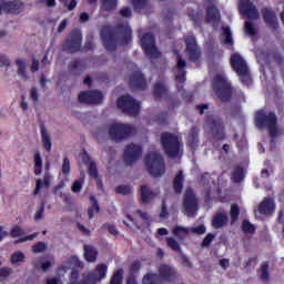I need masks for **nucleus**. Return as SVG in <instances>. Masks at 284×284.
I'll return each mask as SVG.
<instances>
[{
	"label": "nucleus",
	"mask_w": 284,
	"mask_h": 284,
	"mask_svg": "<svg viewBox=\"0 0 284 284\" xmlns=\"http://www.w3.org/2000/svg\"><path fill=\"white\" fill-rule=\"evenodd\" d=\"M108 274V265L99 264L94 271L83 275V278L79 281V273L73 271L71 273L70 284H97L101 283Z\"/></svg>",
	"instance_id": "nucleus-1"
},
{
	"label": "nucleus",
	"mask_w": 284,
	"mask_h": 284,
	"mask_svg": "<svg viewBox=\"0 0 284 284\" xmlns=\"http://www.w3.org/2000/svg\"><path fill=\"white\" fill-rule=\"evenodd\" d=\"M255 125L257 128H267L271 136H277L282 132V129H278V126H276V114L274 113L267 114L263 110L256 113Z\"/></svg>",
	"instance_id": "nucleus-2"
},
{
	"label": "nucleus",
	"mask_w": 284,
	"mask_h": 284,
	"mask_svg": "<svg viewBox=\"0 0 284 284\" xmlns=\"http://www.w3.org/2000/svg\"><path fill=\"white\" fill-rule=\"evenodd\" d=\"M231 65L234 72H236V74L240 77L244 85H250L252 83V78L250 77V69L247 68V63H245V60L239 53H235L231 57Z\"/></svg>",
	"instance_id": "nucleus-3"
},
{
	"label": "nucleus",
	"mask_w": 284,
	"mask_h": 284,
	"mask_svg": "<svg viewBox=\"0 0 284 284\" xmlns=\"http://www.w3.org/2000/svg\"><path fill=\"white\" fill-rule=\"evenodd\" d=\"M146 168L152 176H161L165 174V163L163 156L158 153H151L145 159Z\"/></svg>",
	"instance_id": "nucleus-4"
},
{
	"label": "nucleus",
	"mask_w": 284,
	"mask_h": 284,
	"mask_svg": "<svg viewBox=\"0 0 284 284\" xmlns=\"http://www.w3.org/2000/svg\"><path fill=\"white\" fill-rule=\"evenodd\" d=\"M213 90L221 101H227L232 97V87L225 75H216L214 78Z\"/></svg>",
	"instance_id": "nucleus-5"
},
{
	"label": "nucleus",
	"mask_w": 284,
	"mask_h": 284,
	"mask_svg": "<svg viewBox=\"0 0 284 284\" xmlns=\"http://www.w3.org/2000/svg\"><path fill=\"white\" fill-rule=\"evenodd\" d=\"M134 134V128L130 124L112 123L109 125V136L114 141H123Z\"/></svg>",
	"instance_id": "nucleus-6"
},
{
	"label": "nucleus",
	"mask_w": 284,
	"mask_h": 284,
	"mask_svg": "<svg viewBox=\"0 0 284 284\" xmlns=\"http://www.w3.org/2000/svg\"><path fill=\"white\" fill-rule=\"evenodd\" d=\"M162 146L164 148L165 154L169 156H179L181 146L179 143V136L172 133H163L161 138Z\"/></svg>",
	"instance_id": "nucleus-7"
},
{
	"label": "nucleus",
	"mask_w": 284,
	"mask_h": 284,
	"mask_svg": "<svg viewBox=\"0 0 284 284\" xmlns=\"http://www.w3.org/2000/svg\"><path fill=\"white\" fill-rule=\"evenodd\" d=\"M118 108L122 110V112H126V114H131V116H135L139 114L141 110V105L136 100L132 99L130 95H123L118 99Z\"/></svg>",
	"instance_id": "nucleus-8"
},
{
	"label": "nucleus",
	"mask_w": 284,
	"mask_h": 284,
	"mask_svg": "<svg viewBox=\"0 0 284 284\" xmlns=\"http://www.w3.org/2000/svg\"><path fill=\"white\" fill-rule=\"evenodd\" d=\"M184 214L193 219L196 216V212L199 211V203L196 202V196L192 190H186L184 194L183 201Z\"/></svg>",
	"instance_id": "nucleus-9"
},
{
	"label": "nucleus",
	"mask_w": 284,
	"mask_h": 284,
	"mask_svg": "<svg viewBox=\"0 0 284 284\" xmlns=\"http://www.w3.org/2000/svg\"><path fill=\"white\" fill-rule=\"evenodd\" d=\"M141 45L146 57H151V59H159L161 57V52H159L154 44V36L152 33H145L142 36Z\"/></svg>",
	"instance_id": "nucleus-10"
},
{
	"label": "nucleus",
	"mask_w": 284,
	"mask_h": 284,
	"mask_svg": "<svg viewBox=\"0 0 284 284\" xmlns=\"http://www.w3.org/2000/svg\"><path fill=\"white\" fill-rule=\"evenodd\" d=\"M65 52H79L81 50V31H73L63 44Z\"/></svg>",
	"instance_id": "nucleus-11"
},
{
	"label": "nucleus",
	"mask_w": 284,
	"mask_h": 284,
	"mask_svg": "<svg viewBox=\"0 0 284 284\" xmlns=\"http://www.w3.org/2000/svg\"><path fill=\"white\" fill-rule=\"evenodd\" d=\"M142 149L139 144H129L124 151V160L126 165H132V163H136L139 159H141Z\"/></svg>",
	"instance_id": "nucleus-12"
},
{
	"label": "nucleus",
	"mask_w": 284,
	"mask_h": 284,
	"mask_svg": "<svg viewBox=\"0 0 284 284\" xmlns=\"http://www.w3.org/2000/svg\"><path fill=\"white\" fill-rule=\"evenodd\" d=\"M239 8L241 14H244L247 19H258V10L250 0H240Z\"/></svg>",
	"instance_id": "nucleus-13"
},
{
	"label": "nucleus",
	"mask_w": 284,
	"mask_h": 284,
	"mask_svg": "<svg viewBox=\"0 0 284 284\" xmlns=\"http://www.w3.org/2000/svg\"><path fill=\"white\" fill-rule=\"evenodd\" d=\"M78 99L80 103H101L103 101V93L100 91L80 92Z\"/></svg>",
	"instance_id": "nucleus-14"
},
{
	"label": "nucleus",
	"mask_w": 284,
	"mask_h": 284,
	"mask_svg": "<svg viewBox=\"0 0 284 284\" xmlns=\"http://www.w3.org/2000/svg\"><path fill=\"white\" fill-rule=\"evenodd\" d=\"M186 52L191 61H196L201 57V50L196 45V39L193 36L186 38Z\"/></svg>",
	"instance_id": "nucleus-15"
},
{
	"label": "nucleus",
	"mask_w": 284,
	"mask_h": 284,
	"mask_svg": "<svg viewBox=\"0 0 284 284\" xmlns=\"http://www.w3.org/2000/svg\"><path fill=\"white\" fill-rule=\"evenodd\" d=\"M176 54V68L174 70L175 80L176 83L183 84L185 83V60L179 54V52H175Z\"/></svg>",
	"instance_id": "nucleus-16"
},
{
	"label": "nucleus",
	"mask_w": 284,
	"mask_h": 284,
	"mask_svg": "<svg viewBox=\"0 0 284 284\" xmlns=\"http://www.w3.org/2000/svg\"><path fill=\"white\" fill-rule=\"evenodd\" d=\"M17 74L21 81H28L30 75L28 74V60L19 58L16 60Z\"/></svg>",
	"instance_id": "nucleus-17"
},
{
	"label": "nucleus",
	"mask_w": 284,
	"mask_h": 284,
	"mask_svg": "<svg viewBox=\"0 0 284 284\" xmlns=\"http://www.w3.org/2000/svg\"><path fill=\"white\" fill-rule=\"evenodd\" d=\"M23 2L19 0H13L3 4V9L7 10L9 14H20L23 12Z\"/></svg>",
	"instance_id": "nucleus-18"
},
{
	"label": "nucleus",
	"mask_w": 284,
	"mask_h": 284,
	"mask_svg": "<svg viewBox=\"0 0 284 284\" xmlns=\"http://www.w3.org/2000/svg\"><path fill=\"white\" fill-rule=\"evenodd\" d=\"M131 88H135L136 90L145 89V78L140 72L133 74L130 79Z\"/></svg>",
	"instance_id": "nucleus-19"
},
{
	"label": "nucleus",
	"mask_w": 284,
	"mask_h": 284,
	"mask_svg": "<svg viewBox=\"0 0 284 284\" xmlns=\"http://www.w3.org/2000/svg\"><path fill=\"white\" fill-rule=\"evenodd\" d=\"M159 274L162 281H172L174 278V268L172 266L162 264L159 266Z\"/></svg>",
	"instance_id": "nucleus-20"
},
{
	"label": "nucleus",
	"mask_w": 284,
	"mask_h": 284,
	"mask_svg": "<svg viewBox=\"0 0 284 284\" xmlns=\"http://www.w3.org/2000/svg\"><path fill=\"white\" fill-rule=\"evenodd\" d=\"M50 183H52V176L49 173H45L43 179H38L36 182V190L33 194H39L43 187H50Z\"/></svg>",
	"instance_id": "nucleus-21"
},
{
	"label": "nucleus",
	"mask_w": 284,
	"mask_h": 284,
	"mask_svg": "<svg viewBox=\"0 0 284 284\" xmlns=\"http://www.w3.org/2000/svg\"><path fill=\"white\" fill-rule=\"evenodd\" d=\"M40 133H41V141L44 150H47V152H50V150H52V138L50 136L48 129L42 126L40 130Z\"/></svg>",
	"instance_id": "nucleus-22"
},
{
	"label": "nucleus",
	"mask_w": 284,
	"mask_h": 284,
	"mask_svg": "<svg viewBox=\"0 0 284 284\" xmlns=\"http://www.w3.org/2000/svg\"><path fill=\"white\" fill-rule=\"evenodd\" d=\"M212 225L215 230H220V227H225V225H227V213H217L213 217Z\"/></svg>",
	"instance_id": "nucleus-23"
},
{
	"label": "nucleus",
	"mask_w": 284,
	"mask_h": 284,
	"mask_svg": "<svg viewBox=\"0 0 284 284\" xmlns=\"http://www.w3.org/2000/svg\"><path fill=\"white\" fill-rule=\"evenodd\" d=\"M77 265H79V260L77 257H71L58 268V275L62 276L65 274V272H68V270H73V267H77Z\"/></svg>",
	"instance_id": "nucleus-24"
},
{
	"label": "nucleus",
	"mask_w": 284,
	"mask_h": 284,
	"mask_svg": "<svg viewBox=\"0 0 284 284\" xmlns=\"http://www.w3.org/2000/svg\"><path fill=\"white\" fill-rule=\"evenodd\" d=\"M156 196H159V192L150 191L148 186L141 187L142 203H150L153 199H156Z\"/></svg>",
	"instance_id": "nucleus-25"
},
{
	"label": "nucleus",
	"mask_w": 284,
	"mask_h": 284,
	"mask_svg": "<svg viewBox=\"0 0 284 284\" xmlns=\"http://www.w3.org/2000/svg\"><path fill=\"white\" fill-rule=\"evenodd\" d=\"M260 214H271L274 212V200L272 199H264V201L260 204L258 207Z\"/></svg>",
	"instance_id": "nucleus-26"
},
{
	"label": "nucleus",
	"mask_w": 284,
	"mask_h": 284,
	"mask_svg": "<svg viewBox=\"0 0 284 284\" xmlns=\"http://www.w3.org/2000/svg\"><path fill=\"white\" fill-rule=\"evenodd\" d=\"M207 21L209 23H213V26H216L221 21V13H219L216 8L211 7L207 9Z\"/></svg>",
	"instance_id": "nucleus-27"
},
{
	"label": "nucleus",
	"mask_w": 284,
	"mask_h": 284,
	"mask_svg": "<svg viewBox=\"0 0 284 284\" xmlns=\"http://www.w3.org/2000/svg\"><path fill=\"white\" fill-rule=\"evenodd\" d=\"M84 258L89 263H94L97 261V248L92 245L84 246Z\"/></svg>",
	"instance_id": "nucleus-28"
},
{
	"label": "nucleus",
	"mask_w": 284,
	"mask_h": 284,
	"mask_svg": "<svg viewBox=\"0 0 284 284\" xmlns=\"http://www.w3.org/2000/svg\"><path fill=\"white\" fill-rule=\"evenodd\" d=\"M206 124L209 128H211L213 134L217 132V134H223V124L221 123V120L219 119H212L207 120Z\"/></svg>",
	"instance_id": "nucleus-29"
},
{
	"label": "nucleus",
	"mask_w": 284,
	"mask_h": 284,
	"mask_svg": "<svg viewBox=\"0 0 284 284\" xmlns=\"http://www.w3.org/2000/svg\"><path fill=\"white\" fill-rule=\"evenodd\" d=\"M192 230L190 227L179 226L176 225L173 229L174 236H178V239H185L187 234H191Z\"/></svg>",
	"instance_id": "nucleus-30"
},
{
	"label": "nucleus",
	"mask_w": 284,
	"mask_h": 284,
	"mask_svg": "<svg viewBox=\"0 0 284 284\" xmlns=\"http://www.w3.org/2000/svg\"><path fill=\"white\" fill-rule=\"evenodd\" d=\"M83 161H84V163H89L88 170H89L90 176H92V179H97V176H98L97 164H94L93 162H90V155L84 153L83 154Z\"/></svg>",
	"instance_id": "nucleus-31"
},
{
	"label": "nucleus",
	"mask_w": 284,
	"mask_h": 284,
	"mask_svg": "<svg viewBox=\"0 0 284 284\" xmlns=\"http://www.w3.org/2000/svg\"><path fill=\"white\" fill-rule=\"evenodd\" d=\"M185 179V176H183V172L182 171H180L178 174H176V176H175V179H174V181H173V186H174V190H175V192L179 194V193H181L182 192V190H183V180Z\"/></svg>",
	"instance_id": "nucleus-32"
},
{
	"label": "nucleus",
	"mask_w": 284,
	"mask_h": 284,
	"mask_svg": "<svg viewBox=\"0 0 284 284\" xmlns=\"http://www.w3.org/2000/svg\"><path fill=\"white\" fill-rule=\"evenodd\" d=\"M264 21L268 23V26H276V14L274 11L270 9L264 10Z\"/></svg>",
	"instance_id": "nucleus-33"
},
{
	"label": "nucleus",
	"mask_w": 284,
	"mask_h": 284,
	"mask_svg": "<svg viewBox=\"0 0 284 284\" xmlns=\"http://www.w3.org/2000/svg\"><path fill=\"white\" fill-rule=\"evenodd\" d=\"M91 207H89L88 210V215L89 219H94V214H99V202H97V197L95 196H91Z\"/></svg>",
	"instance_id": "nucleus-34"
},
{
	"label": "nucleus",
	"mask_w": 284,
	"mask_h": 284,
	"mask_svg": "<svg viewBox=\"0 0 284 284\" xmlns=\"http://www.w3.org/2000/svg\"><path fill=\"white\" fill-rule=\"evenodd\" d=\"M10 261L12 265H21L26 261V255L18 251L11 255Z\"/></svg>",
	"instance_id": "nucleus-35"
},
{
	"label": "nucleus",
	"mask_w": 284,
	"mask_h": 284,
	"mask_svg": "<svg viewBox=\"0 0 284 284\" xmlns=\"http://www.w3.org/2000/svg\"><path fill=\"white\" fill-rule=\"evenodd\" d=\"M102 39H103V43H104V47L106 48V50L110 51V50H114V48H116V44L114 43V37L102 34Z\"/></svg>",
	"instance_id": "nucleus-36"
},
{
	"label": "nucleus",
	"mask_w": 284,
	"mask_h": 284,
	"mask_svg": "<svg viewBox=\"0 0 284 284\" xmlns=\"http://www.w3.org/2000/svg\"><path fill=\"white\" fill-rule=\"evenodd\" d=\"M166 89L164 83H155L154 85V97L155 99H161L165 94Z\"/></svg>",
	"instance_id": "nucleus-37"
},
{
	"label": "nucleus",
	"mask_w": 284,
	"mask_h": 284,
	"mask_svg": "<svg viewBox=\"0 0 284 284\" xmlns=\"http://www.w3.org/2000/svg\"><path fill=\"white\" fill-rule=\"evenodd\" d=\"M243 169L241 166L235 168L232 174L234 183H241V181H243Z\"/></svg>",
	"instance_id": "nucleus-38"
},
{
	"label": "nucleus",
	"mask_w": 284,
	"mask_h": 284,
	"mask_svg": "<svg viewBox=\"0 0 284 284\" xmlns=\"http://www.w3.org/2000/svg\"><path fill=\"white\" fill-rule=\"evenodd\" d=\"M242 230L244 234H254V232H256V227H254V224L250 223V221L247 220L242 223Z\"/></svg>",
	"instance_id": "nucleus-39"
},
{
	"label": "nucleus",
	"mask_w": 284,
	"mask_h": 284,
	"mask_svg": "<svg viewBox=\"0 0 284 284\" xmlns=\"http://www.w3.org/2000/svg\"><path fill=\"white\" fill-rule=\"evenodd\" d=\"M81 178L82 180L75 181L71 186L72 192H74L75 194H78L79 192H81V190H83V179H85V173H82Z\"/></svg>",
	"instance_id": "nucleus-40"
},
{
	"label": "nucleus",
	"mask_w": 284,
	"mask_h": 284,
	"mask_svg": "<svg viewBox=\"0 0 284 284\" xmlns=\"http://www.w3.org/2000/svg\"><path fill=\"white\" fill-rule=\"evenodd\" d=\"M122 283H123V270H119L113 274L110 284H122Z\"/></svg>",
	"instance_id": "nucleus-41"
},
{
	"label": "nucleus",
	"mask_w": 284,
	"mask_h": 284,
	"mask_svg": "<svg viewBox=\"0 0 284 284\" xmlns=\"http://www.w3.org/2000/svg\"><path fill=\"white\" fill-rule=\"evenodd\" d=\"M23 234H26V231H23V229H21L18 225L13 226V229L10 232L11 239H18V236H23Z\"/></svg>",
	"instance_id": "nucleus-42"
},
{
	"label": "nucleus",
	"mask_w": 284,
	"mask_h": 284,
	"mask_svg": "<svg viewBox=\"0 0 284 284\" xmlns=\"http://www.w3.org/2000/svg\"><path fill=\"white\" fill-rule=\"evenodd\" d=\"M118 194H122L123 196H128V194H132V187L128 185H121L115 189Z\"/></svg>",
	"instance_id": "nucleus-43"
},
{
	"label": "nucleus",
	"mask_w": 284,
	"mask_h": 284,
	"mask_svg": "<svg viewBox=\"0 0 284 284\" xmlns=\"http://www.w3.org/2000/svg\"><path fill=\"white\" fill-rule=\"evenodd\" d=\"M166 243H168L169 247H171V250H173V252H181V246H179V242H176V240L169 237V239H166Z\"/></svg>",
	"instance_id": "nucleus-44"
},
{
	"label": "nucleus",
	"mask_w": 284,
	"mask_h": 284,
	"mask_svg": "<svg viewBox=\"0 0 284 284\" xmlns=\"http://www.w3.org/2000/svg\"><path fill=\"white\" fill-rule=\"evenodd\" d=\"M136 10H145L148 8V0H131Z\"/></svg>",
	"instance_id": "nucleus-45"
},
{
	"label": "nucleus",
	"mask_w": 284,
	"mask_h": 284,
	"mask_svg": "<svg viewBox=\"0 0 284 284\" xmlns=\"http://www.w3.org/2000/svg\"><path fill=\"white\" fill-rule=\"evenodd\" d=\"M103 10H114L116 8V0H103Z\"/></svg>",
	"instance_id": "nucleus-46"
},
{
	"label": "nucleus",
	"mask_w": 284,
	"mask_h": 284,
	"mask_svg": "<svg viewBox=\"0 0 284 284\" xmlns=\"http://www.w3.org/2000/svg\"><path fill=\"white\" fill-rule=\"evenodd\" d=\"M222 32H223V37L225 39L224 40L225 43L232 44L233 40H232V32L230 31V28L223 27Z\"/></svg>",
	"instance_id": "nucleus-47"
},
{
	"label": "nucleus",
	"mask_w": 284,
	"mask_h": 284,
	"mask_svg": "<svg viewBox=\"0 0 284 284\" xmlns=\"http://www.w3.org/2000/svg\"><path fill=\"white\" fill-rule=\"evenodd\" d=\"M43 214H45V203L42 202L40 205V210L36 211L34 221H41L43 219Z\"/></svg>",
	"instance_id": "nucleus-48"
},
{
	"label": "nucleus",
	"mask_w": 284,
	"mask_h": 284,
	"mask_svg": "<svg viewBox=\"0 0 284 284\" xmlns=\"http://www.w3.org/2000/svg\"><path fill=\"white\" fill-rule=\"evenodd\" d=\"M48 250V245L43 242H39L36 245H33V252L34 254H39L41 252H45Z\"/></svg>",
	"instance_id": "nucleus-49"
},
{
	"label": "nucleus",
	"mask_w": 284,
	"mask_h": 284,
	"mask_svg": "<svg viewBox=\"0 0 284 284\" xmlns=\"http://www.w3.org/2000/svg\"><path fill=\"white\" fill-rule=\"evenodd\" d=\"M245 32L248 34V37H254L256 34V27L252 24V22H246L245 23Z\"/></svg>",
	"instance_id": "nucleus-50"
},
{
	"label": "nucleus",
	"mask_w": 284,
	"mask_h": 284,
	"mask_svg": "<svg viewBox=\"0 0 284 284\" xmlns=\"http://www.w3.org/2000/svg\"><path fill=\"white\" fill-rule=\"evenodd\" d=\"M30 99L33 101V103H39V89L37 87H32L30 89Z\"/></svg>",
	"instance_id": "nucleus-51"
},
{
	"label": "nucleus",
	"mask_w": 284,
	"mask_h": 284,
	"mask_svg": "<svg viewBox=\"0 0 284 284\" xmlns=\"http://www.w3.org/2000/svg\"><path fill=\"white\" fill-rule=\"evenodd\" d=\"M239 214H241V211L239 210L237 205L231 206V219L232 223H235V221L239 219Z\"/></svg>",
	"instance_id": "nucleus-52"
},
{
	"label": "nucleus",
	"mask_w": 284,
	"mask_h": 284,
	"mask_svg": "<svg viewBox=\"0 0 284 284\" xmlns=\"http://www.w3.org/2000/svg\"><path fill=\"white\" fill-rule=\"evenodd\" d=\"M196 136H199V131H196V129H194L189 134V143H191V145H195V143H199V139H196Z\"/></svg>",
	"instance_id": "nucleus-53"
},
{
	"label": "nucleus",
	"mask_w": 284,
	"mask_h": 284,
	"mask_svg": "<svg viewBox=\"0 0 284 284\" xmlns=\"http://www.w3.org/2000/svg\"><path fill=\"white\" fill-rule=\"evenodd\" d=\"M267 270H268L267 264H263L261 270L262 281H270V273L267 272Z\"/></svg>",
	"instance_id": "nucleus-54"
},
{
	"label": "nucleus",
	"mask_w": 284,
	"mask_h": 284,
	"mask_svg": "<svg viewBox=\"0 0 284 284\" xmlns=\"http://www.w3.org/2000/svg\"><path fill=\"white\" fill-rule=\"evenodd\" d=\"M123 33H124V43H128L132 37V30H130V27L125 24L123 27Z\"/></svg>",
	"instance_id": "nucleus-55"
},
{
	"label": "nucleus",
	"mask_w": 284,
	"mask_h": 284,
	"mask_svg": "<svg viewBox=\"0 0 284 284\" xmlns=\"http://www.w3.org/2000/svg\"><path fill=\"white\" fill-rule=\"evenodd\" d=\"M212 241H214V235L207 234L202 242V247H210V245H212Z\"/></svg>",
	"instance_id": "nucleus-56"
},
{
	"label": "nucleus",
	"mask_w": 284,
	"mask_h": 284,
	"mask_svg": "<svg viewBox=\"0 0 284 284\" xmlns=\"http://www.w3.org/2000/svg\"><path fill=\"white\" fill-rule=\"evenodd\" d=\"M12 274V268L10 267H2L0 268V278H8Z\"/></svg>",
	"instance_id": "nucleus-57"
},
{
	"label": "nucleus",
	"mask_w": 284,
	"mask_h": 284,
	"mask_svg": "<svg viewBox=\"0 0 284 284\" xmlns=\"http://www.w3.org/2000/svg\"><path fill=\"white\" fill-rule=\"evenodd\" d=\"M190 230H191V234H205V225L190 227Z\"/></svg>",
	"instance_id": "nucleus-58"
},
{
	"label": "nucleus",
	"mask_w": 284,
	"mask_h": 284,
	"mask_svg": "<svg viewBox=\"0 0 284 284\" xmlns=\"http://www.w3.org/2000/svg\"><path fill=\"white\" fill-rule=\"evenodd\" d=\"M62 174H70V160L69 159L63 160Z\"/></svg>",
	"instance_id": "nucleus-59"
},
{
	"label": "nucleus",
	"mask_w": 284,
	"mask_h": 284,
	"mask_svg": "<svg viewBox=\"0 0 284 284\" xmlns=\"http://www.w3.org/2000/svg\"><path fill=\"white\" fill-rule=\"evenodd\" d=\"M30 70L32 73L39 72V59H37V58L32 59Z\"/></svg>",
	"instance_id": "nucleus-60"
},
{
	"label": "nucleus",
	"mask_w": 284,
	"mask_h": 284,
	"mask_svg": "<svg viewBox=\"0 0 284 284\" xmlns=\"http://www.w3.org/2000/svg\"><path fill=\"white\" fill-rule=\"evenodd\" d=\"M121 17L130 18L132 17V9L124 7L120 11Z\"/></svg>",
	"instance_id": "nucleus-61"
},
{
	"label": "nucleus",
	"mask_w": 284,
	"mask_h": 284,
	"mask_svg": "<svg viewBox=\"0 0 284 284\" xmlns=\"http://www.w3.org/2000/svg\"><path fill=\"white\" fill-rule=\"evenodd\" d=\"M34 239H37V233L26 236V237H20L17 240L16 243H26V241H34Z\"/></svg>",
	"instance_id": "nucleus-62"
},
{
	"label": "nucleus",
	"mask_w": 284,
	"mask_h": 284,
	"mask_svg": "<svg viewBox=\"0 0 284 284\" xmlns=\"http://www.w3.org/2000/svg\"><path fill=\"white\" fill-rule=\"evenodd\" d=\"M220 265L222 266V270H227V267H230V260L227 258L220 260Z\"/></svg>",
	"instance_id": "nucleus-63"
},
{
	"label": "nucleus",
	"mask_w": 284,
	"mask_h": 284,
	"mask_svg": "<svg viewBox=\"0 0 284 284\" xmlns=\"http://www.w3.org/2000/svg\"><path fill=\"white\" fill-rule=\"evenodd\" d=\"M61 283V280H59L58 277H49L47 280V284H59Z\"/></svg>",
	"instance_id": "nucleus-64"
}]
</instances>
